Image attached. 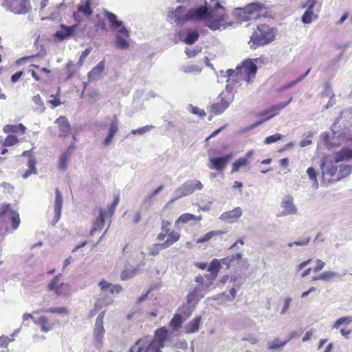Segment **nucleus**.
<instances>
[{"instance_id": "9", "label": "nucleus", "mask_w": 352, "mask_h": 352, "mask_svg": "<svg viewBox=\"0 0 352 352\" xmlns=\"http://www.w3.org/2000/svg\"><path fill=\"white\" fill-rule=\"evenodd\" d=\"M104 16L109 20L111 27L125 38L129 37V30L123 25V22L118 19L117 16L109 11H104Z\"/></svg>"}, {"instance_id": "29", "label": "nucleus", "mask_w": 352, "mask_h": 352, "mask_svg": "<svg viewBox=\"0 0 352 352\" xmlns=\"http://www.w3.org/2000/svg\"><path fill=\"white\" fill-rule=\"evenodd\" d=\"M33 322L41 327V329L43 332L47 333L50 331L53 325L49 321V319L45 316H41L37 319H33Z\"/></svg>"}, {"instance_id": "17", "label": "nucleus", "mask_w": 352, "mask_h": 352, "mask_svg": "<svg viewBox=\"0 0 352 352\" xmlns=\"http://www.w3.org/2000/svg\"><path fill=\"white\" fill-rule=\"evenodd\" d=\"M292 101V97H291L287 102H282L279 104L272 106L269 109L263 111L260 116L261 117H265L264 120H265V121L268 120L270 118L275 116L276 115H277L280 110L287 107Z\"/></svg>"}, {"instance_id": "51", "label": "nucleus", "mask_w": 352, "mask_h": 352, "mask_svg": "<svg viewBox=\"0 0 352 352\" xmlns=\"http://www.w3.org/2000/svg\"><path fill=\"white\" fill-rule=\"evenodd\" d=\"M19 142V139L16 136L9 135L5 139L3 142V146H11L15 145Z\"/></svg>"}, {"instance_id": "39", "label": "nucleus", "mask_w": 352, "mask_h": 352, "mask_svg": "<svg viewBox=\"0 0 352 352\" xmlns=\"http://www.w3.org/2000/svg\"><path fill=\"white\" fill-rule=\"evenodd\" d=\"M352 322V316H344L338 318L333 324L332 329H338L341 326L348 325Z\"/></svg>"}, {"instance_id": "7", "label": "nucleus", "mask_w": 352, "mask_h": 352, "mask_svg": "<svg viewBox=\"0 0 352 352\" xmlns=\"http://www.w3.org/2000/svg\"><path fill=\"white\" fill-rule=\"evenodd\" d=\"M321 174L323 182L329 184L332 177L338 173V166L331 161H328L326 158L320 162Z\"/></svg>"}, {"instance_id": "36", "label": "nucleus", "mask_w": 352, "mask_h": 352, "mask_svg": "<svg viewBox=\"0 0 352 352\" xmlns=\"http://www.w3.org/2000/svg\"><path fill=\"white\" fill-rule=\"evenodd\" d=\"M115 47L120 50H126L129 47V43L124 36L118 34L116 36Z\"/></svg>"}, {"instance_id": "21", "label": "nucleus", "mask_w": 352, "mask_h": 352, "mask_svg": "<svg viewBox=\"0 0 352 352\" xmlns=\"http://www.w3.org/2000/svg\"><path fill=\"white\" fill-rule=\"evenodd\" d=\"M56 196H55V204H54V212L55 215L54 217V223L53 225L54 226L55 223L58 222V221L60 218L61 215V210H62V206H63V197L61 195V192L60 190L56 188L55 190Z\"/></svg>"}, {"instance_id": "47", "label": "nucleus", "mask_w": 352, "mask_h": 352, "mask_svg": "<svg viewBox=\"0 0 352 352\" xmlns=\"http://www.w3.org/2000/svg\"><path fill=\"white\" fill-rule=\"evenodd\" d=\"M195 219L201 220V217H195V215H193L192 214L185 213V214H182L179 217V219L177 221V223L182 222V223H186L189 222L191 220H195Z\"/></svg>"}, {"instance_id": "1", "label": "nucleus", "mask_w": 352, "mask_h": 352, "mask_svg": "<svg viewBox=\"0 0 352 352\" xmlns=\"http://www.w3.org/2000/svg\"><path fill=\"white\" fill-rule=\"evenodd\" d=\"M168 16L177 24H183L190 20L204 21V24L211 30L226 28V16L224 8L217 0H211L210 3L204 1V6L193 8L188 12L182 6L168 12Z\"/></svg>"}, {"instance_id": "58", "label": "nucleus", "mask_w": 352, "mask_h": 352, "mask_svg": "<svg viewBox=\"0 0 352 352\" xmlns=\"http://www.w3.org/2000/svg\"><path fill=\"white\" fill-rule=\"evenodd\" d=\"M163 185H161L159 187H157L155 190H153L151 193L146 196L145 201L150 202L152 200V199L163 189Z\"/></svg>"}, {"instance_id": "62", "label": "nucleus", "mask_w": 352, "mask_h": 352, "mask_svg": "<svg viewBox=\"0 0 352 352\" xmlns=\"http://www.w3.org/2000/svg\"><path fill=\"white\" fill-rule=\"evenodd\" d=\"M265 121V120L263 119V120H258L257 122H256L254 124H252L248 126H246L245 128H244L243 129V132H248V131H250L252 129H254V128L260 126L261 124H262Z\"/></svg>"}, {"instance_id": "23", "label": "nucleus", "mask_w": 352, "mask_h": 352, "mask_svg": "<svg viewBox=\"0 0 352 352\" xmlns=\"http://www.w3.org/2000/svg\"><path fill=\"white\" fill-rule=\"evenodd\" d=\"M74 148V142L72 143L66 151H65L60 156L58 160V168L60 170H65L67 166V161L71 155L72 150Z\"/></svg>"}, {"instance_id": "32", "label": "nucleus", "mask_w": 352, "mask_h": 352, "mask_svg": "<svg viewBox=\"0 0 352 352\" xmlns=\"http://www.w3.org/2000/svg\"><path fill=\"white\" fill-rule=\"evenodd\" d=\"M341 277H342V275H340V274H338L337 272H334L332 271H326V272L319 274L318 276L314 277L313 280H322L329 281V280L333 279V278H341Z\"/></svg>"}, {"instance_id": "5", "label": "nucleus", "mask_w": 352, "mask_h": 352, "mask_svg": "<svg viewBox=\"0 0 352 352\" xmlns=\"http://www.w3.org/2000/svg\"><path fill=\"white\" fill-rule=\"evenodd\" d=\"M6 220L11 221L12 230H16L21 223L19 214L12 210L9 204H3L0 206V223ZM8 230V223L0 224V233H5Z\"/></svg>"}, {"instance_id": "53", "label": "nucleus", "mask_w": 352, "mask_h": 352, "mask_svg": "<svg viewBox=\"0 0 352 352\" xmlns=\"http://www.w3.org/2000/svg\"><path fill=\"white\" fill-rule=\"evenodd\" d=\"M283 136L280 134V133H276L274 135H270L268 137H267L265 140H264V142L265 144H272V143H274V142H277L278 140H280L282 139Z\"/></svg>"}, {"instance_id": "12", "label": "nucleus", "mask_w": 352, "mask_h": 352, "mask_svg": "<svg viewBox=\"0 0 352 352\" xmlns=\"http://www.w3.org/2000/svg\"><path fill=\"white\" fill-rule=\"evenodd\" d=\"M280 206L283 210L277 214L278 217L296 214L298 212V209L294 204V198L290 195H287L283 198Z\"/></svg>"}, {"instance_id": "11", "label": "nucleus", "mask_w": 352, "mask_h": 352, "mask_svg": "<svg viewBox=\"0 0 352 352\" xmlns=\"http://www.w3.org/2000/svg\"><path fill=\"white\" fill-rule=\"evenodd\" d=\"M5 8L14 14H24L29 11L30 6L29 0H11Z\"/></svg>"}, {"instance_id": "6", "label": "nucleus", "mask_w": 352, "mask_h": 352, "mask_svg": "<svg viewBox=\"0 0 352 352\" xmlns=\"http://www.w3.org/2000/svg\"><path fill=\"white\" fill-rule=\"evenodd\" d=\"M203 188L204 185L199 180L192 179L186 181L175 191V197L173 199V201L191 195L195 190H201Z\"/></svg>"}, {"instance_id": "2", "label": "nucleus", "mask_w": 352, "mask_h": 352, "mask_svg": "<svg viewBox=\"0 0 352 352\" xmlns=\"http://www.w3.org/2000/svg\"><path fill=\"white\" fill-rule=\"evenodd\" d=\"M256 72L257 66L250 59L243 60L234 70L228 69L226 72L220 71L222 76L228 78L226 89L229 93H233L241 85V81H245L249 84L255 77Z\"/></svg>"}, {"instance_id": "61", "label": "nucleus", "mask_w": 352, "mask_h": 352, "mask_svg": "<svg viewBox=\"0 0 352 352\" xmlns=\"http://www.w3.org/2000/svg\"><path fill=\"white\" fill-rule=\"evenodd\" d=\"M170 223L168 221L163 220L162 223L161 232L168 234L170 229Z\"/></svg>"}, {"instance_id": "18", "label": "nucleus", "mask_w": 352, "mask_h": 352, "mask_svg": "<svg viewBox=\"0 0 352 352\" xmlns=\"http://www.w3.org/2000/svg\"><path fill=\"white\" fill-rule=\"evenodd\" d=\"M242 210L240 207H236L232 210L223 212L219 219L228 223H235L242 215Z\"/></svg>"}, {"instance_id": "43", "label": "nucleus", "mask_w": 352, "mask_h": 352, "mask_svg": "<svg viewBox=\"0 0 352 352\" xmlns=\"http://www.w3.org/2000/svg\"><path fill=\"white\" fill-rule=\"evenodd\" d=\"M76 65L75 66L72 60H69L65 66V70L67 73L66 80L72 78L75 73L76 72Z\"/></svg>"}, {"instance_id": "20", "label": "nucleus", "mask_w": 352, "mask_h": 352, "mask_svg": "<svg viewBox=\"0 0 352 352\" xmlns=\"http://www.w3.org/2000/svg\"><path fill=\"white\" fill-rule=\"evenodd\" d=\"M334 163L349 162L352 160V149L343 147L333 154Z\"/></svg>"}, {"instance_id": "48", "label": "nucleus", "mask_w": 352, "mask_h": 352, "mask_svg": "<svg viewBox=\"0 0 352 352\" xmlns=\"http://www.w3.org/2000/svg\"><path fill=\"white\" fill-rule=\"evenodd\" d=\"M104 226V212L100 210L99 217L97 218L96 221L94 223V226L98 230H100L103 228Z\"/></svg>"}, {"instance_id": "33", "label": "nucleus", "mask_w": 352, "mask_h": 352, "mask_svg": "<svg viewBox=\"0 0 352 352\" xmlns=\"http://www.w3.org/2000/svg\"><path fill=\"white\" fill-rule=\"evenodd\" d=\"M167 239L163 243H162V248H167L177 242L180 238V234L179 232L173 230L167 234Z\"/></svg>"}, {"instance_id": "34", "label": "nucleus", "mask_w": 352, "mask_h": 352, "mask_svg": "<svg viewBox=\"0 0 352 352\" xmlns=\"http://www.w3.org/2000/svg\"><path fill=\"white\" fill-rule=\"evenodd\" d=\"M352 173V166L350 164L340 165L338 172V178L336 181L340 180L344 177L349 176Z\"/></svg>"}, {"instance_id": "3", "label": "nucleus", "mask_w": 352, "mask_h": 352, "mask_svg": "<svg viewBox=\"0 0 352 352\" xmlns=\"http://www.w3.org/2000/svg\"><path fill=\"white\" fill-rule=\"evenodd\" d=\"M275 38L274 30L266 24H260L250 37L251 47L266 45L272 43Z\"/></svg>"}, {"instance_id": "44", "label": "nucleus", "mask_w": 352, "mask_h": 352, "mask_svg": "<svg viewBox=\"0 0 352 352\" xmlns=\"http://www.w3.org/2000/svg\"><path fill=\"white\" fill-rule=\"evenodd\" d=\"M287 342L288 340L280 341L278 338H275L268 343V348L270 349H278L283 348Z\"/></svg>"}, {"instance_id": "59", "label": "nucleus", "mask_w": 352, "mask_h": 352, "mask_svg": "<svg viewBox=\"0 0 352 352\" xmlns=\"http://www.w3.org/2000/svg\"><path fill=\"white\" fill-rule=\"evenodd\" d=\"M166 248H162L161 244H155L150 248V254L152 256H156L159 254L161 250L166 249Z\"/></svg>"}, {"instance_id": "19", "label": "nucleus", "mask_w": 352, "mask_h": 352, "mask_svg": "<svg viewBox=\"0 0 352 352\" xmlns=\"http://www.w3.org/2000/svg\"><path fill=\"white\" fill-rule=\"evenodd\" d=\"M76 28V25L66 26L61 24L60 30L54 34V37L58 41L67 39L74 35Z\"/></svg>"}, {"instance_id": "10", "label": "nucleus", "mask_w": 352, "mask_h": 352, "mask_svg": "<svg viewBox=\"0 0 352 352\" xmlns=\"http://www.w3.org/2000/svg\"><path fill=\"white\" fill-rule=\"evenodd\" d=\"M104 317V312L102 311L97 316L96 319L94 335L95 338V345L97 348H100L102 344V339L105 331L103 327Z\"/></svg>"}, {"instance_id": "60", "label": "nucleus", "mask_w": 352, "mask_h": 352, "mask_svg": "<svg viewBox=\"0 0 352 352\" xmlns=\"http://www.w3.org/2000/svg\"><path fill=\"white\" fill-rule=\"evenodd\" d=\"M13 340L9 338L8 336H0V347L6 348L8 344L12 342Z\"/></svg>"}, {"instance_id": "41", "label": "nucleus", "mask_w": 352, "mask_h": 352, "mask_svg": "<svg viewBox=\"0 0 352 352\" xmlns=\"http://www.w3.org/2000/svg\"><path fill=\"white\" fill-rule=\"evenodd\" d=\"M249 164V160H247V158L241 157L236 160L232 164V173H235L239 171V168L242 166H245Z\"/></svg>"}, {"instance_id": "45", "label": "nucleus", "mask_w": 352, "mask_h": 352, "mask_svg": "<svg viewBox=\"0 0 352 352\" xmlns=\"http://www.w3.org/2000/svg\"><path fill=\"white\" fill-rule=\"evenodd\" d=\"M310 241V237L309 236H302L298 240L294 241V242H289L287 244V246L289 248L293 247L294 245L297 246H305L307 245Z\"/></svg>"}, {"instance_id": "27", "label": "nucleus", "mask_w": 352, "mask_h": 352, "mask_svg": "<svg viewBox=\"0 0 352 352\" xmlns=\"http://www.w3.org/2000/svg\"><path fill=\"white\" fill-rule=\"evenodd\" d=\"M204 296V293L203 292V289L199 287H196L187 296V302L188 304L197 303Z\"/></svg>"}, {"instance_id": "54", "label": "nucleus", "mask_w": 352, "mask_h": 352, "mask_svg": "<svg viewBox=\"0 0 352 352\" xmlns=\"http://www.w3.org/2000/svg\"><path fill=\"white\" fill-rule=\"evenodd\" d=\"M188 109L189 111H190L192 113L197 115L199 117H204L206 116V113L204 110L199 109L197 107H194L192 104H190L188 107Z\"/></svg>"}, {"instance_id": "57", "label": "nucleus", "mask_w": 352, "mask_h": 352, "mask_svg": "<svg viewBox=\"0 0 352 352\" xmlns=\"http://www.w3.org/2000/svg\"><path fill=\"white\" fill-rule=\"evenodd\" d=\"M182 321L181 316L177 315L173 317L170 321V324L173 329H178L182 324Z\"/></svg>"}, {"instance_id": "14", "label": "nucleus", "mask_w": 352, "mask_h": 352, "mask_svg": "<svg viewBox=\"0 0 352 352\" xmlns=\"http://www.w3.org/2000/svg\"><path fill=\"white\" fill-rule=\"evenodd\" d=\"M130 352H161V349L151 342L139 339L131 348Z\"/></svg>"}, {"instance_id": "24", "label": "nucleus", "mask_w": 352, "mask_h": 352, "mask_svg": "<svg viewBox=\"0 0 352 352\" xmlns=\"http://www.w3.org/2000/svg\"><path fill=\"white\" fill-rule=\"evenodd\" d=\"M199 32L194 30H188L186 36H184V34L182 32L179 33V39L188 45H192L195 43L199 38Z\"/></svg>"}, {"instance_id": "15", "label": "nucleus", "mask_w": 352, "mask_h": 352, "mask_svg": "<svg viewBox=\"0 0 352 352\" xmlns=\"http://www.w3.org/2000/svg\"><path fill=\"white\" fill-rule=\"evenodd\" d=\"M108 124V133L104 140L102 141V146L103 147H108L113 142V139L119 130L118 119L114 116L113 119H109Z\"/></svg>"}, {"instance_id": "46", "label": "nucleus", "mask_w": 352, "mask_h": 352, "mask_svg": "<svg viewBox=\"0 0 352 352\" xmlns=\"http://www.w3.org/2000/svg\"><path fill=\"white\" fill-rule=\"evenodd\" d=\"M242 258V254L241 253H236L230 256L226 257L221 259V262L223 264L230 266L232 263L235 261L240 260Z\"/></svg>"}, {"instance_id": "31", "label": "nucleus", "mask_w": 352, "mask_h": 352, "mask_svg": "<svg viewBox=\"0 0 352 352\" xmlns=\"http://www.w3.org/2000/svg\"><path fill=\"white\" fill-rule=\"evenodd\" d=\"M226 232H225V231H221V230H212V231L208 232L206 234H205L203 236L196 239V243H203L207 242L214 236H222Z\"/></svg>"}, {"instance_id": "35", "label": "nucleus", "mask_w": 352, "mask_h": 352, "mask_svg": "<svg viewBox=\"0 0 352 352\" xmlns=\"http://www.w3.org/2000/svg\"><path fill=\"white\" fill-rule=\"evenodd\" d=\"M40 311L45 312V313L56 314L58 315L68 316L69 314V311L67 309V308L64 307H50L49 309H41Z\"/></svg>"}, {"instance_id": "40", "label": "nucleus", "mask_w": 352, "mask_h": 352, "mask_svg": "<svg viewBox=\"0 0 352 352\" xmlns=\"http://www.w3.org/2000/svg\"><path fill=\"white\" fill-rule=\"evenodd\" d=\"M180 70L186 74L189 73H197L199 74L201 72L202 68L198 65H185L182 66L180 68Z\"/></svg>"}, {"instance_id": "42", "label": "nucleus", "mask_w": 352, "mask_h": 352, "mask_svg": "<svg viewBox=\"0 0 352 352\" xmlns=\"http://www.w3.org/2000/svg\"><path fill=\"white\" fill-rule=\"evenodd\" d=\"M78 11L82 12L85 16H90L93 12L90 7V1L87 0L85 3L79 5Z\"/></svg>"}, {"instance_id": "37", "label": "nucleus", "mask_w": 352, "mask_h": 352, "mask_svg": "<svg viewBox=\"0 0 352 352\" xmlns=\"http://www.w3.org/2000/svg\"><path fill=\"white\" fill-rule=\"evenodd\" d=\"M32 101L36 104L34 111L38 113H43L45 110V107L41 96L38 94L32 97Z\"/></svg>"}, {"instance_id": "56", "label": "nucleus", "mask_w": 352, "mask_h": 352, "mask_svg": "<svg viewBox=\"0 0 352 352\" xmlns=\"http://www.w3.org/2000/svg\"><path fill=\"white\" fill-rule=\"evenodd\" d=\"M119 201H120L119 195H115L113 202L111 203V204L109 206V207L108 208V212L111 215L113 214Z\"/></svg>"}, {"instance_id": "50", "label": "nucleus", "mask_w": 352, "mask_h": 352, "mask_svg": "<svg viewBox=\"0 0 352 352\" xmlns=\"http://www.w3.org/2000/svg\"><path fill=\"white\" fill-rule=\"evenodd\" d=\"M155 126L153 125H146L138 129H133L131 131V134L133 135H142L148 131H150Z\"/></svg>"}, {"instance_id": "28", "label": "nucleus", "mask_w": 352, "mask_h": 352, "mask_svg": "<svg viewBox=\"0 0 352 352\" xmlns=\"http://www.w3.org/2000/svg\"><path fill=\"white\" fill-rule=\"evenodd\" d=\"M98 285L102 291L109 292L111 294H118L122 289L120 285H113L104 280H101Z\"/></svg>"}, {"instance_id": "64", "label": "nucleus", "mask_w": 352, "mask_h": 352, "mask_svg": "<svg viewBox=\"0 0 352 352\" xmlns=\"http://www.w3.org/2000/svg\"><path fill=\"white\" fill-rule=\"evenodd\" d=\"M59 285V281L57 280V277H54V278L50 281V283L47 285V289L49 291H53L56 287Z\"/></svg>"}, {"instance_id": "26", "label": "nucleus", "mask_w": 352, "mask_h": 352, "mask_svg": "<svg viewBox=\"0 0 352 352\" xmlns=\"http://www.w3.org/2000/svg\"><path fill=\"white\" fill-rule=\"evenodd\" d=\"M105 67V60H102L100 61L96 66H95L88 74V78L89 81H92L98 79L102 73L103 72Z\"/></svg>"}, {"instance_id": "16", "label": "nucleus", "mask_w": 352, "mask_h": 352, "mask_svg": "<svg viewBox=\"0 0 352 352\" xmlns=\"http://www.w3.org/2000/svg\"><path fill=\"white\" fill-rule=\"evenodd\" d=\"M232 157V153L226 155L223 157H211L209 160L210 164L208 166L210 169H214L218 171L223 170Z\"/></svg>"}, {"instance_id": "25", "label": "nucleus", "mask_w": 352, "mask_h": 352, "mask_svg": "<svg viewBox=\"0 0 352 352\" xmlns=\"http://www.w3.org/2000/svg\"><path fill=\"white\" fill-rule=\"evenodd\" d=\"M55 123L58 124L60 135L67 136L71 130V126L67 118L65 116H60L55 120Z\"/></svg>"}, {"instance_id": "8", "label": "nucleus", "mask_w": 352, "mask_h": 352, "mask_svg": "<svg viewBox=\"0 0 352 352\" xmlns=\"http://www.w3.org/2000/svg\"><path fill=\"white\" fill-rule=\"evenodd\" d=\"M104 16L109 20L111 27L125 38L129 37V30L123 25V22L118 19L117 16L109 11H104Z\"/></svg>"}, {"instance_id": "63", "label": "nucleus", "mask_w": 352, "mask_h": 352, "mask_svg": "<svg viewBox=\"0 0 352 352\" xmlns=\"http://www.w3.org/2000/svg\"><path fill=\"white\" fill-rule=\"evenodd\" d=\"M3 131L6 133H16L17 132V125H12V124L5 125Z\"/></svg>"}, {"instance_id": "13", "label": "nucleus", "mask_w": 352, "mask_h": 352, "mask_svg": "<svg viewBox=\"0 0 352 352\" xmlns=\"http://www.w3.org/2000/svg\"><path fill=\"white\" fill-rule=\"evenodd\" d=\"M232 93L228 92L227 94L221 93L219 96L220 101L212 106V111L215 115L222 113L233 100Z\"/></svg>"}, {"instance_id": "30", "label": "nucleus", "mask_w": 352, "mask_h": 352, "mask_svg": "<svg viewBox=\"0 0 352 352\" xmlns=\"http://www.w3.org/2000/svg\"><path fill=\"white\" fill-rule=\"evenodd\" d=\"M201 324V317L197 316L188 322L186 327V333H195L199 329Z\"/></svg>"}, {"instance_id": "55", "label": "nucleus", "mask_w": 352, "mask_h": 352, "mask_svg": "<svg viewBox=\"0 0 352 352\" xmlns=\"http://www.w3.org/2000/svg\"><path fill=\"white\" fill-rule=\"evenodd\" d=\"M91 51V48L89 47V48H87L85 50H84L80 56V58L78 60V62L76 64V67H78V68L81 67V66L83 64V62L85 60V59L89 56V54H90Z\"/></svg>"}, {"instance_id": "22", "label": "nucleus", "mask_w": 352, "mask_h": 352, "mask_svg": "<svg viewBox=\"0 0 352 352\" xmlns=\"http://www.w3.org/2000/svg\"><path fill=\"white\" fill-rule=\"evenodd\" d=\"M167 338V330L165 328H160L155 331V338L151 342L153 344L162 349L164 347V343Z\"/></svg>"}, {"instance_id": "52", "label": "nucleus", "mask_w": 352, "mask_h": 352, "mask_svg": "<svg viewBox=\"0 0 352 352\" xmlns=\"http://www.w3.org/2000/svg\"><path fill=\"white\" fill-rule=\"evenodd\" d=\"M318 0H307L300 5V8H307L306 10L314 11Z\"/></svg>"}, {"instance_id": "4", "label": "nucleus", "mask_w": 352, "mask_h": 352, "mask_svg": "<svg viewBox=\"0 0 352 352\" xmlns=\"http://www.w3.org/2000/svg\"><path fill=\"white\" fill-rule=\"evenodd\" d=\"M267 7L261 2H253L248 4L244 8L235 9V14L241 21L256 20L266 13Z\"/></svg>"}, {"instance_id": "38", "label": "nucleus", "mask_w": 352, "mask_h": 352, "mask_svg": "<svg viewBox=\"0 0 352 352\" xmlns=\"http://www.w3.org/2000/svg\"><path fill=\"white\" fill-rule=\"evenodd\" d=\"M318 14L314 13V11L305 10L301 17V21L305 24L311 23L314 19L318 18Z\"/></svg>"}, {"instance_id": "49", "label": "nucleus", "mask_w": 352, "mask_h": 352, "mask_svg": "<svg viewBox=\"0 0 352 352\" xmlns=\"http://www.w3.org/2000/svg\"><path fill=\"white\" fill-rule=\"evenodd\" d=\"M221 269L220 261L216 258L213 259L209 265L208 271L212 273L218 274Z\"/></svg>"}]
</instances>
